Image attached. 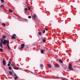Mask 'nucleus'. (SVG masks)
<instances>
[{"label":"nucleus","mask_w":80,"mask_h":80,"mask_svg":"<svg viewBox=\"0 0 80 80\" xmlns=\"http://www.w3.org/2000/svg\"><path fill=\"white\" fill-rule=\"evenodd\" d=\"M10 42H9V41L8 40H6L5 39H4V41L3 40V38H1V42H0V47L2 48H3V45H6V44H7V46L8 47V49L10 50H12V49L9 47L8 45L9 44Z\"/></svg>","instance_id":"f257e3e1"},{"label":"nucleus","mask_w":80,"mask_h":80,"mask_svg":"<svg viewBox=\"0 0 80 80\" xmlns=\"http://www.w3.org/2000/svg\"><path fill=\"white\" fill-rule=\"evenodd\" d=\"M3 61H2V63L3 64V65L4 66H5L6 65V61H5V58H3Z\"/></svg>","instance_id":"f03ea898"},{"label":"nucleus","mask_w":80,"mask_h":80,"mask_svg":"<svg viewBox=\"0 0 80 80\" xmlns=\"http://www.w3.org/2000/svg\"><path fill=\"white\" fill-rule=\"evenodd\" d=\"M21 49H23L24 48V47H25V44H22L21 45Z\"/></svg>","instance_id":"7ed1b4c3"},{"label":"nucleus","mask_w":80,"mask_h":80,"mask_svg":"<svg viewBox=\"0 0 80 80\" xmlns=\"http://www.w3.org/2000/svg\"><path fill=\"white\" fill-rule=\"evenodd\" d=\"M56 67H58V68H59L60 67V65L58 63H56L55 65Z\"/></svg>","instance_id":"20e7f679"},{"label":"nucleus","mask_w":80,"mask_h":80,"mask_svg":"<svg viewBox=\"0 0 80 80\" xmlns=\"http://www.w3.org/2000/svg\"><path fill=\"white\" fill-rule=\"evenodd\" d=\"M32 18H34V19H35V18H37V15H33L32 16Z\"/></svg>","instance_id":"39448f33"},{"label":"nucleus","mask_w":80,"mask_h":80,"mask_svg":"<svg viewBox=\"0 0 80 80\" xmlns=\"http://www.w3.org/2000/svg\"><path fill=\"white\" fill-rule=\"evenodd\" d=\"M45 52V50H41V53H43V52Z\"/></svg>","instance_id":"423d86ee"},{"label":"nucleus","mask_w":80,"mask_h":80,"mask_svg":"<svg viewBox=\"0 0 80 80\" xmlns=\"http://www.w3.org/2000/svg\"><path fill=\"white\" fill-rule=\"evenodd\" d=\"M13 68H14V69H15V70H18L19 69L18 68L16 67H14Z\"/></svg>","instance_id":"0eeeda50"},{"label":"nucleus","mask_w":80,"mask_h":80,"mask_svg":"<svg viewBox=\"0 0 80 80\" xmlns=\"http://www.w3.org/2000/svg\"><path fill=\"white\" fill-rule=\"evenodd\" d=\"M59 62H60L61 63H63V61H62V59H59Z\"/></svg>","instance_id":"6e6552de"},{"label":"nucleus","mask_w":80,"mask_h":80,"mask_svg":"<svg viewBox=\"0 0 80 80\" xmlns=\"http://www.w3.org/2000/svg\"><path fill=\"white\" fill-rule=\"evenodd\" d=\"M9 12L10 13H12V12H13V10L11 9L9 10Z\"/></svg>","instance_id":"1a4fd4ad"},{"label":"nucleus","mask_w":80,"mask_h":80,"mask_svg":"<svg viewBox=\"0 0 80 80\" xmlns=\"http://www.w3.org/2000/svg\"><path fill=\"white\" fill-rule=\"evenodd\" d=\"M40 67H41V68H43V64H40Z\"/></svg>","instance_id":"9d476101"},{"label":"nucleus","mask_w":80,"mask_h":80,"mask_svg":"<svg viewBox=\"0 0 80 80\" xmlns=\"http://www.w3.org/2000/svg\"><path fill=\"white\" fill-rule=\"evenodd\" d=\"M63 67H64V68H65V69H66V68H67V65H64Z\"/></svg>","instance_id":"9b49d317"},{"label":"nucleus","mask_w":80,"mask_h":80,"mask_svg":"<svg viewBox=\"0 0 80 80\" xmlns=\"http://www.w3.org/2000/svg\"><path fill=\"white\" fill-rule=\"evenodd\" d=\"M48 66H49V67L50 68H52V66L50 64H48Z\"/></svg>","instance_id":"f8f14e48"},{"label":"nucleus","mask_w":80,"mask_h":80,"mask_svg":"<svg viewBox=\"0 0 80 80\" xmlns=\"http://www.w3.org/2000/svg\"><path fill=\"white\" fill-rule=\"evenodd\" d=\"M16 38L15 37H14V36H12L11 37L12 39H15Z\"/></svg>","instance_id":"ddd939ff"},{"label":"nucleus","mask_w":80,"mask_h":80,"mask_svg":"<svg viewBox=\"0 0 80 80\" xmlns=\"http://www.w3.org/2000/svg\"><path fill=\"white\" fill-rule=\"evenodd\" d=\"M43 43H45V42H46V40H45V39H43Z\"/></svg>","instance_id":"4468645a"},{"label":"nucleus","mask_w":80,"mask_h":80,"mask_svg":"<svg viewBox=\"0 0 80 80\" xmlns=\"http://www.w3.org/2000/svg\"><path fill=\"white\" fill-rule=\"evenodd\" d=\"M9 73L11 75H12V72L11 71H9Z\"/></svg>","instance_id":"2eb2a0df"},{"label":"nucleus","mask_w":80,"mask_h":80,"mask_svg":"<svg viewBox=\"0 0 80 80\" xmlns=\"http://www.w3.org/2000/svg\"><path fill=\"white\" fill-rule=\"evenodd\" d=\"M72 66L71 65H69L68 66L69 69L71 68H72Z\"/></svg>","instance_id":"dca6fc26"},{"label":"nucleus","mask_w":80,"mask_h":80,"mask_svg":"<svg viewBox=\"0 0 80 80\" xmlns=\"http://www.w3.org/2000/svg\"><path fill=\"white\" fill-rule=\"evenodd\" d=\"M9 70H12V67L9 66Z\"/></svg>","instance_id":"f3484780"},{"label":"nucleus","mask_w":80,"mask_h":80,"mask_svg":"<svg viewBox=\"0 0 80 80\" xmlns=\"http://www.w3.org/2000/svg\"><path fill=\"white\" fill-rule=\"evenodd\" d=\"M18 78V77L17 76L16 77L14 78V80H16L17 79V78Z\"/></svg>","instance_id":"a211bd4d"},{"label":"nucleus","mask_w":80,"mask_h":80,"mask_svg":"<svg viewBox=\"0 0 80 80\" xmlns=\"http://www.w3.org/2000/svg\"><path fill=\"white\" fill-rule=\"evenodd\" d=\"M38 34L39 35H42V32H38Z\"/></svg>","instance_id":"6ab92c4d"},{"label":"nucleus","mask_w":80,"mask_h":80,"mask_svg":"<svg viewBox=\"0 0 80 80\" xmlns=\"http://www.w3.org/2000/svg\"><path fill=\"white\" fill-rule=\"evenodd\" d=\"M2 25H3V26H6V24H5V23H3L2 24Z\"/></svg>","instance_id":"aec40b11"},{"label":"nucleus","mask_w":80,"mask_h":80,"mask_svg":"<svg viewBox=\"0 0 80 80\" xmlns=\"http://www.w3.org/2000/svg\"><path fill=\"white\" fill-rule=\"evenodd\" d=\"M70 70H73V69L72 68H70L69 69Z\"/></svg>","instance_id":"412c9836"},{"label":"nucleus","mask_w":80,"mask_h":80,"mask_svg":"<svg viewBox=\"0 0 80 80\" xmlns=\"http://www.w3.org/2000/svg\"><path fill=\"white\" fill-rule=\"evenodd\" d=\"M0 50L1 51V52H3V50L2 48L0 49Z\"/></svg>","instance_id":"4be33fe9"},{"label":"nucleus","mask_w":80,"mask_h":80,"mask_svg":"<svg viewBox=\"0 0 80 80\" xmlns=\"http://www.w3.org/2000/svg\"><path fill=\"white\" fill-rule=\"evenodd\" d=\"M43 33H45V30H44L42 31Z\"/></svg>","instance_id":"5701e85b"},{"label":"nucleus","mask_w":80,"mask_h":80,"mask_svg":"<svg viewBox=\"0 0 80 80\" xmlns=\"http://www.w3.org/2000/svg\"><path fill=\"white\" fill-rule=\"evenodd\" d=\"M3 7H4V5H1L0 6V8H3Z\"/></svg>","instance_id":"b1692460"},{"label":"nucleus","mask_w":80,"mask_h":80,"mask_svg":"<svg viewBox=\"0 0 80 80\" xmlns=\"http://www.w3.org/2000/svg\"><path fill=\"white\" fill-rule=\"evenodd\" d=\"M6 37V36L3 35L2 36V38H5Z\"/></svg>","instance_id":"393cba45"},{"label":"nucleus","mask_w":80,"mask_h":80,"mask_svg":"<svg viewBox=\"0 0 80 80\" xmlns=\"http://www.w3.org/2000/svg\"><path fill=\"white\" fill-rule=\"evenodd\" d=\"M1 1L2 2V3H3V2H4V0H1Z\"/></svg>","instance_id":"a878e982"},{"label":"nucleus","mask_w":80,"mask_h":80,"mask_svg":"<svg viewBox=\"0 0 80 80\" xmlns=\"http://www.w3.org/2000/svg\"><path fill=\"white\" fill-rule=\"evenodd\" d=\"M14 77H17V74H16L15 73H14Z\"/></svg>","instance_id":"bb28decb"},{"label":"nucleus","mask_w":80,"mask_h":80,"mask_svg":"<svg viewBox=\"0 0 80 80\" xmlns=\"http://www.w3.org/2000/svg\"><path fill=\"white\" fill-rule=\"evenodd\" d=\"M12 36L14 37H16V35H15V34H13Z\"/></svg>","instance_id":"cd10ccee"},{"label":"nucleus","mask_w":80,"mask_h":80,"mask_svg":"<svg viewBox=\"0 0 80 80\" xmlns=\"http://www.w3.org/2000/svg\"><path fill=\"white\" fill-rule=\"evenodd\" d=\"M28 18H32V17H31L30 16H29L28 17Z\"/></svg>","instance_id":"c85d7f7f"},{"label":"nucleus","mask_w":80,"mask_h":80,"mask_svg":"<svg viewBox=\"0 0 80 80\" xmlns=\"http://www.w3.org/2000/svg\"><path fill=\"white\" fill-rule=\"evenodd\" d=\"M28 10H30V7H28Z\"/></svg>","instance_id":"c756f323"},{"label":"nucleus","mask_w":80,"mask_h":80,"mask_svg":"<svg viewBox=\"0 0 80 80\" xmlns=\"http://www.w3.org/2000/svg\"><path fill=\"white\" fill-rule=\"evenodd\" d=\"M11 65H10V64H9V63H8V66H10Z\"/></svg>","instance_id":"7c9ffc66"},{"label":"nucleus","mask_w":80,"mask_h":80,"mask_svg":"<svg viewBox=\"0 0 80 80\" xmlns=\"http://www.w3.org/2000/svg\"><path fill=\"white\" fill-rule=\"evenodd\" d=\"M8 63H9L10 64H11V62H10V61H9Z\"/></svg>","instance_id":"2f4dec72"},{"label":"nucleus","mask_w":80,"mask_h":80,"mask_svg":"<svg viewBox=\"0 0 80 80\" xmlns=\"http://www.w3.org/2000/svg\"><path fill=\"white\" fill-rule=\"evenodd\" d=\"M25 10H28V9L27 8H25Z\"/></svg>","instance_id":"473e14b6"},{"label":"nucleus","mask_w":80,"mask_h":80,"mask_svg":"<svg viewBox=\"0 0 80 80\" xmlns=\"http://www.w3.org/2000/svg\"><path fill=\"white\" fill-rule=\"evenodd\" d=\"M45 29L46 30V31H48V29L47 28H45Z\"/></svg>","instance_id":"72a5a7b5"},{"label":"nucleus","mask_w":80,"mask_h":80,"mask_svg":"<svg viewBox=\"0 0 80 80\" xmlns=\"http://www.w3.org/2000/svg\"><path fill=\"white\" fill-rule=\"evenodd\" d=\"M24 20H25L26 21H28V20H27L26 19H25Z\"/></svg>","instance_id":"f704fd0d"},{"label":"nucleus","mask_w":80,"mask_h":80,"mask_svg":"<svg viewBox=\"0 0 80 80\" xmlns=\"http://www.w3.org/2000/svg\"><path fill=\"white\" fill-rule=\"evenodd\" d=\"M52 76L53 77H55V76Z\"/></svg>","instance_id":"c9c22d12"},{"label":"nucleus","mask_w":80,"mask_h":80,"mask_svg":"<svg viewBox=\"0 0 80 80\" xmlns=\"http://www.w3.org/2000/svg\"><path fill=\"white\" fill-rule=\"evenodd\" d=\"M12 72H13V70H12Z\"/></svg>","instance_id":"e433bc0d"},{"label":"nucleus","mask_w":80,"mask_h":80,"mask_svg":"<svg viewBox=\"0 0 80 80\" xmlns=\"http://www.w3.org/2000/svg\"><path fill=\"white\" fill-rule=\"evenodd\" d=\"M51 62H53V61H52Z\"/></svg>","instance_id":"4c0bfd02"},{"label":"nucleus","mask_w":80,"mask_h":80,"mask_svg":"<svg viewBox=\"0 0 80 80\" xmlns=\"http://www.w3.org/2000/svg\"><path fill=\"white\" fill-rule=\"evenodd\" d=\"M79 61H80V59H79Z\"/></svg>","instance_id":"58836bf2"}]
</instances>
